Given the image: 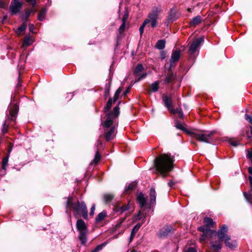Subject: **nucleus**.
<instances>
[{
    "instance_id": "1",
    "label": "nucleus",
    "mask_w": 252,
    "mask_h": 252,
    "mask_svg": "<svg viewBox=\"0 0 252 252\" xmlns=\"http://www.w3.org/2000/svg\"><path fill=\"white\" fill-rule=\"evenodd\" d=\"M173 161V158L170 154H162L155 158V167L156 170L159 171L163 177H165L166 176L165 173L172 170Z\"/></svg>"
},
{
    "instance_id": "2",
    "label": "nucleus",
    "mask_w": 252,
    "mask_h": 252,
    "mask_svg": "<svg viewBox=\"0 0 252 252\" xmlns=\"http://www.w3.org/2000/svg\"><path fill=\"white\" fill-rule=\"evenodd\" d=\"M119 108L116 106L113 112L109 113L107 116L106 120L103 123L104 127V137L107 141L112 139L115 136V127L113 124L119 114Z\"/></svg>"
},
{
    "instance_id": "3",
    "label": "nucleus",
    "mask_w": 252,
    "mask_h": 252,
    "mask_svg": "<svg viewBox=\"0 0 252 252\" xmlns=\"http://www.w3.org/2000/svg\"><path fill=\"white\" fill-rule=\"evenodd\" d=\"M198 230L203 232L199 239L201 243H206L209 240L211 244V249L220 250L221 248L222 244L220 242H214L213 241L214 239L216 238V231L210 229L205 228L203 226L199 227Z\"/></svg>"
},
{
    "instance_id": "4",
    "label": "nucleus",
    "mask_w": 252,
    "mask_h": 252,
    "mask_svg": "<svg viewBox=\"0 0 252 252\" xmlns=\"http://www.w3.org/2000/svg\"><path fill=\"white\" fill-rule=\"evenodd\" d=\"M72 208L77 214L81 213L84 219H86L88 217V211L84 202L80 203L78 201L73 203L72 197H68L66 202V208Z\"/></svg>"
},
{
    "instance_id": "5",
    "label": "nucleus",
    "mask_w": 252,
    "mask_h": 252,
    "mask_svg": "<svg viewBox=\"0 0 252 252\" xmlns=\"http://www.w3.org/2000/svg\"><path fill=\"white\" fill-rule=\"evenodd\" d=\"M161 11L160 7H154L153 8L152 11L149 13L148 18L146 19L144 23L149 27L152 28H156L158 24V19L159 13Z\"/></svg>"
},
{
    "instance_id": "6",
    "label": "nucleus",
    "mask_w": 252,
    "mask_h": 252,
    "mask_svg": "<svg viewBox=\"0 0 252 252\" xmlns=\"http://www.w3.org/2000/svg\"><path fill=\"white\" fill-rule=\"evenodd\" d=\"M214 131H192L190 132V135L195 138L196 140L200 142H205L207 143H211L213 142L212 136L214 134Z\"/></svg>"
},
{
    "instance_id": "7",
    "label": "nucleus",
    "mask_w": 252,
    "mask_h": 252,
    "mask_svg": "<svg viewBox=\"0 0 252 252\" xmlns=\"http://www.w3.org/2000/svg\"><path fill=\"white\" fill-rule=\"evenodd\" d=\"M228 228L226 225H223L218 231V232H216V237L219 239V241L218 242H220L221 244L220 241L224 240V241L226 240V236H229V235L226 234L227 232Z\"/></svg>"
},
{
    "instance_id": "8",
    "label": "nucleus",
    "mask_w": 252,
    "mask_h": 252,
    "mask_svg": "<svg viewBox=\"0 0 252 252\" xmlns=\"http://www.w3.org/2000/svg\"><path fill=\"white\" fill-rule=\"evenodd\" d=\"M22 7V4L19 0H14L12 1L10 7V11L12 15L17 13Z\"/></svg>"
},
{
    "instance_id": "9",
    "label": "nucleus",
    "mask_w": 252,
    "mask_h": 252,
    "mask_svg": "<svg viewBox=\"0 0 252 252\" xmlns=\"http://www.w3.org/2000/svg\"><path fill=\"white\" fill-rule=\"evenodd\" d=\"M162 100L164 105L168 108L171 113L175 114L176 113L175 109L173 108L172 104V100L170 96L164 95L162 96Z\"/></svg>"
},
{
    "instance_id": "10",
    "label": "nucleus",
    "mask_w": 252,
    "mask_h": 252,
    "mask_svg": "<svg viewBox=\"0 0 252 252\" xmlns=\"http://www.w3.org/2000/svg\"><path fill=\"white\" fill-rule=\"evenodd\" d=\"M173 231V227L171 226L166 225L160 230L158 235L160 237H164L168 236L170 233L172 232Z\"/></svg>"
},
{
    "instance_id": "11",
    "label": "nucleus",
    "mask_w": 252,
    "mask_h": 252,
    "mask_svg": "<svg viewBox=\"0 0 252 252\" xmlns=\"http://www.w3.org/2000/svg\"><path fill=\"white\" fill-rule=\"evenodd\" d=\"M203 38L200 37L194 40L190 45L189 51L191 53H193L195 52L197 48L199 47L202 42H203Z\"/></svg>"
},
{
    "instance_id": "12",
    "label": "nucleus",
    "mask_w": 252,
    "mask_h": 252,
    "mask_svg": "<svg viewBox=\"0 0 252 252\" xmlns=\"http://www.w3.org/2000/svg\"><path fill=\"white\" fill-rule=\"evenodd\" d=\"M176 78V73L169 71L165 76V79L164 80V83L165 84H169L172 83Z\"/></svg>"
},
{
    "instance_id": "13",
    "label": "nucleus",
    "mask_w": 252,
    "mask_h": 252,
    "mask_svg": "<svg viewBox=\"0 0 252 252\" xmlns=\"http://www.w3.org/2000/svg\"><path fill=\"white\" fill-rule=\"evenodd\" d=\"M137 200L141 207H144L146 205V199L142 193H139L137 196Z\"/></svg>"
},
{
    "instance_id": "14",
    "label": "nucleus",
    "mask_w": 252,
    "mask_h": 252,
    "mask_svg": "<svg viewBox=\"0 0 252 252\" xmlns=\"http://www.w3.org/2000/svg\"><path fill=\"white\" fill-rule=\"evenodd\" d=\"M230 236H226V240L224 242L225 246L231 249L236 248L237 246L236 240H232L230 242Z\"/></svg>"
},
{
    "instance_id": "15",
    "label": "nucleus",
    "mask_w": 252,
    "mask_h": 252,
    "mask_svg": "<svg viewBox=\"0 0 252 252\" xmlns=\"http://www.w3.org/2000/svg\"><path fill=\"white\" fill-rule=\"evenodd\" d=\"M76 227L80 232L86 231L87 227L85 222L82 220H78L76 223Z\"/></svg>"
},
{
    "instance_id": "16",
    "label": "nucleus",
    "mask_w": 252,
    "mask_h": 252,
    "mask_svg": "<svg viewBox=\"0 0 252 252\" xmlns=\"http://www.w3.org/2000/svg\"><path fill=\"white\" fill-rule=\"evenodd\" d=\"M202 21L201 17L200 16H197L192 19L190 21L189 24L191 27H196L197 25L201 23Z\"/></svg>"
},
{
    "instance_id": "17",
    "label": "nucleus",
    "mask_w": 252,
    "mask_h": 252,
    "mask_svg": "<svg viewBox=\"0 0 252 252\" xmlns=\"http://www.w3.org/2000/svg\"><path fill=\"white\" fill-rule=\"evenodd\" d=\"M180 57V52L179 51H175L173 52L171 58V63H172L174 62H177Z\"/></svg>"
},
{
    "instance_id": "18",
    "label": "nucleus",
    "mask_w": 252,
    "mask_h": 252,
    "mask_svg": "<svg viewBox=\"0 0 252 252\" xmlns=\"http://www.w3.org/2000/svg\"><path fill=\"white\" fill-rule=\"evenodd\" d=\"M33 38L32 36L30 35L26 36L23 41V46H29L33 43Z\"/></svg>"
},
{
    "instance_id": "19",
    "label": "nucleus",
    "mask_w": 252,
    "mask_h": 252,
    "mask_svg": "<svg viewBox=\"0 0 252 252\" xmlns=\"http://www.w3.org/2000/svg\"><path fill=\"white\" fill-rule=\"evenodd\" d=\"M204 222L206 224V226H203L205 228L209 229V227H213L215 224V222L213 220L210 218L206 217L204 219Z\"/></svg>"
},
{
    "instance_id": "20",
    "label": "nucleus",
    "mask_w": 252,
    "mask_h": 252,
    "mask_svg": "<svg viewBox=\"0 0 252 252\" xmlns=\"http://www.w3.org/2000/svg\"><path fill=\"white\" fill-rule=\"evenodd\" d=\"M86 233V231L79 232V238L83 245H85L87 242Z\"/></svg>"
},
{
    "instance_id": "21",
    "label": "nucleus",
    "mask_w": 252,
    "mask_h": 252,
    "mask_svg": "<svg viewBox=\"0 0 252 252\" xmlns=\"http://www.w3.org/2000/svg\"><path fill=\"white\" fill-rule=\"evenodd\" d=\"M150 198L151 203H154L156 199V192L154 188H151L150 192Z\"/></svg>"
},
{
    "instance_id": "22",
    "label": "nucleus",
    "mask_w": 252,
    "mask_h": 252,
    "mask_svg": "<svg viewBox=\"0 0 252 252\" xmlns=\"http://www.w3.org/2000/svg\"><path fill=\"white\" fill-rule=\"evenodd\" d=\"M103 198L104 201L106 203H108L113 200L114 195L112 194L106 193L103 195Z\"/></svg>"
},
{
    "instance_id": "23",
    "label": "nucleus",
    "mask_w": 252,
    "mask_h": 252,
    "mask_svg": "<svg viewBox=\"0 0 252 252\" xmlns=\"http://www.w3.org/2000/svg\"><path fill=\"white\" fill-rule=\"evenodd\" d=\"M18 110V107L17 104H14L12 108H10L9 113L12 117H15Z\"/></svg>"
},
{
    "instance_id": "24",
    "label": "nucleus",
    "mask_w": 252,
    "mask_h": 252,
    "mask_svg": "<svg viewBox=\"0 0 252 252\" xmlns=\"http://www.w3.org/2000/svg\"><path fill=\"white\" fill-rule=\"evenodd\" d=\"M107 214L106 211H102V212L100 213L97 216V217L95 219L96 222H99L102 221L104 219V218L106 217Z\"/></svg>"
},
{
    "instance_id": "25",
    "label": "nucleus",
    "mask_w": 252,
    "mask_h": 252,
    "mask_svg": "<svg viewBox=\"0 0 252 252\" xmlns=\"http://www.w3.org/2000/svg\"><path fill=\"white\" fill-rule=\"evenodd\" d=\"M165 41L163 39L158 40L156 44V47L159 50L163 49L165 47Z\"/></svg>"
},
{
    "instance_id": "26",
    "label": "nucleus",
    "mask_w": 252,
    "mask_h": 252,
    "mask_svg": "<svg viewBox=\"0 0 252 252\" xmlns=\"http://www.w3.org/2000/svg\"><path fill=\"white\" fill-rule=\"evenodd\" d=\"M27 28V24L26 23H23L20 27H19L16 31V33L17 35H20L21 33L23 32Z\"/></svg>"
},
{
    "instance_id": "27",
    "label": "nucleus",
    "mask_w": 252,
    "mask_h": 252,
    "mask_svg": "<svg viewBox=\"0 0 252 252\" xmlns=\"http://www.w3.org/2000/svg\"><path fill=\"white\" fill-rule=\"evenodd\" d=\"M46 13V9L45 8H42L39 12L38 15V19L39 21H43L45 18Z\"/></svg>"
},
{
    "instance_id": "28",
    "label": "nucleus",
    "mask_w": 252,
    "mask_h": 252,
    "mask_svg": "<svg viewBox=\"0 0 252 252\" xmlns=\"http://www.w3.org/2000/svg\"><path fill=\"white\" fill-rule=\"evenodd\" d=\"M143 70V67L141 64H138L136 66L134 74L136 76H139L140 75V73Z\"/></svg>"
},
{
    "instance_id": "29",
    "label": "nucleus",
    "mask_w": 252,
    "mask_h": 252,
    "mask_svg": "<svg viewBox=\"0 0 252 252\" xmlns=\"http://www.w3.org/2000/svg\"><path fill=\"white\" fill-rule=\"evenodd\" d=\"M158 82H155L152 83L150 86V89L152 92H156L158 90Z\"/></svg>"
},
{
    "instance_id": "30",
    "label": "nucleus",
    "mask_w": 252,
    "mask_h": 252,
    "mask_svg": "<svg viewBox=\"0 0 252 252\" xmlns=\"http://www.w3.org/2000/svg\"><path fill=\"white\" fill-rule=\"evenodd\" d=\"M114 102L111 98H110L107 101L106 106L104 107L105 112L109 111L110 109L112 104Z\"/></svg>"
},
{
    "instance_id": "31",
    "label": "nucleus",
    "mask_w": 252,
    "mask_h": 252,
    "mask_svg": "<svg viewBox=\"0 0 252 252\" xmlns=\"http://www.w3.org/2000/svg\"><path fill=\"white\" fill-rule=\"evenodd\" d=\"M122 91V89L121 88H119L116 92L115 95L114 96V102H116L117 99H118V97L119 96V95L121 93Z\"/></svg>"
},
{
    "instance_id": "32",
    "label": "nucleus",
    "mask_w": 252,
    "mask_h": 252,
    "mask_svg": "<svg viewBox=\"0 0 252 252\" xmlns=\"http://www.w3.org/2000/svg\"><path fill=\"white\" fill-rule=\"evenodd\" d=\"M176 126L177 128L184 130V131H186L187 133H188V134L190 135V132H191V131L186 130V128H185L184 126H183L182 124H181L180 123H177L176 125Z\"/></svg>"
},
{
    "instance_id": "33",
    "label": "nucleus",
    "mask_w": 252,
    "mask_h": 252,
    "mask_svg": "<svg viewBox=\"0 0 252 252\" xmlns=\"http://www.w3.org/2000/svg\"><path fill=\"white\" fill-rule=\"evenodd\" d=\"M100 159V155L98 152H96L94 158L93 160V162L96 164L97 163Z\"/></svg>"
},
{
    "instance_id": "34",
    "label": "nucleus",
    "mask_w": 252,
    "mask_h": 252,
    "mask_svg": "<svg viewBox=\"0 0 252 252\" xmlns=\"http://www.w3.org/2000/svg\"><path fill=\"white\" fill-rule=\"evenodd\" d=\"M8 157H5L2 159V168L4 170H5V167L8 164Z\"/></svg>"
},
{
    "instance_id": "35",
    "label": "nucleus",
    "mask_w": 252,
    "mask_h": 252,
    "mask_svg": "<svg viewBox=\"0 0 252 252\" xmlns=\"http://www.w3.org/2000/svg\"><path fill=\"white\" fill-rule=\"evenodd\" d=\"M8 126L9 125L7 124L6 122H4V123L3 125V126L2 128V132L3 133H5L7 132L8 129Z\"/></svg>"
},
{
    "instance_id": "36",
    "label": "nucleus",
    "mask_w": 252,
    "mask_h": 252,
    "mask_svg": "<svg viewBox=\"0 0 252 252\" xmlns=\"http://www.w3.org/2000/svg\"><path fill=\"white\" fill-rule=\"evenodd\" d=\"M8 2L3 0H0V8H6L8 5Z\"/></svg>"
},
{
    "instance_id": "37",
    "label": "nucleus",
    "mask_w": 252,
    "mask_h": 252,
    "mask_svg": "<svg viewBox=\"0 0 252 252\" xmlns=\"http://www.w3.org/2000/svg\"><path fill=\"white\" fill-rule=\"evenodd\" d=\"M105 246L104 244H102L101 245H98L94 250L92 251V252H98L100 250H101L103 247Z\"/></svg>"
},
{
    "instance_id": "38",
    "label": "nucleus",
    "mask_w": 252,
    "mask_h": 252,
    "mask_svg": "<svg viewBox=\"0 0 252 252\" xmlns=\"http://www.w3.org/2000/svg\"><path fill=\"white\" fill-rule=\"evenodd\" d=\"M140 227H141V224H139V223L137 224L132 228L131 232H133V233H135L136 234V233L137 232V231H138V230L139 229Z\"/></svg>"
},
{
    "instance_id": "39",
    "label": "nucleus",
    "mask_w": 252,
    "mask_h": 252,
    "mask_svg": "<svg viewBox=\"0 0 252 252\" xmlns=\"http://www.w3.org/2000/svg\"><path fill=\"white\" fill-rule=\"evenodd\" d=\"M244 195L249 202L252 203V195L251 194L245 192L244 193Z\"/></svg>"
},
{
    "instance_id": "40",
    "label": "nucleus",
    "mask_w": 252,
    "mask_h": 252,
    "mask_svg": "<svg viewBox=\"0 0 252 252\" xmlns=\"http://www.w3.org/2000/svg\"><path fill=\"white\" fill-rule=\"evenodd\" d=\"M146 26L147 25L143 22L142 25L140 26L139 28V32L141 36L143 34L144 32V29Z\"/></svg>"
},
{
    "instance_id": "41",
    "label": "nucleus",
    "mask_w": 252,
    "mask_h": 252,
    "mask_svg": "<svg viewBox=\"0 0 252 252\" xmlns=\"http://www.w3.org/2000/svg\"><path fill=\"white\" fill-rule=\"evenodd\" d=\"M175 111H176L175 114H176V113L178 114V116L180 118H183V113L180 109H175Z\"/></svg>"
},
{
    "instance_id": "42",
    "label": "nucleus",
    "mask_w": 252,
    "mask_h": 252,
    "mask_svg": "<svg viewBox=\"0 0 252 252\" xmlns=\"http://www.w3.org/2000/svg\"><path fill=\"white\" fill-rule=\"evenodd\" d=\"M95 209V204H93L92 205V206L91 209V211H90V216H94Z\"/></svg>"
},
{
    "instance_id": "43",
    "label": "nucleus",
    "mask_w": 252,
    "mask_h": 252,
    "mask_svg": "<svg viewBox=\"0 0 252 252\" xmlns=\"http://www.w3.org/2000/svg\"><path fill=\"white\" fill-rule=\"evenodd\" d=\"M125 29V23H123L122 25L120 26L119 28V32L121 33H122Z\"/></svg>"
},
{
    "instance_id": "44",
    "label": "nucleus",
    "mask_w": 252,
    "mask_h": 252,
    "mask_svg": "<svg viewBox=\"0 0 252 252\" xmlns=\"http://www.w3.org/2000/svg\"><path fill=\"white\" fill-rule=\"evenodd\" d=\"M246 119L250 123L252 124V116L251 115H246Z\"/></svg>"
},
{
    "instance_id": "45",
    "label": "nucleus",
    "mask_w": 252,
    "mask_h": 252,
    "mask_svg": "<svg viewBox=\"0 0 252 252\" xmlns=\"http://www.w3.org/2000/svg\"><path fill=\"white\" fill-rule=\"evenodd\" d=\"M32 12L31 10H27L25 13V18L27 20L30 16V14Z\"/></svg>"
},
{
    "instance_id": "46",
    "label": "nucleus",
    "mask_w": 252,
    "mask_h": 252,
    "mask_svg": "<svg viewBox=\"0 0 252 252\" xmlns=\"http://www.w3.org/2000/svg\"><path fill=\"white\" fill-rule=\"evenodd\" d=\"M124 220H125V219L121 220L120 221L118 224H117L116 225V226H115V228L116 229L119 228V227H121V224H122V222H123V221Z\"/></svg>"
},
{
    "instance_id": "47",
    "label": "nucleus",
    "mask_w": 252,
    "mask_h": 252,
    "mask_svg": "<svg viewBox=\"0 0 252 252\" xmlns=\"http://www.w3.org/2000/svg\"><path fill=\"white\" fill-rule=\"evenodd\" d=\"M27 1L30 2L32 6H34L36 4V0H27Z\"/></svg>"
},
{
    "instance_id": "48",
    "label": "nucleus",
    "mask_w": 252,
    "mask_h": 252,
    "mask_svg": "<svg viewBox=\"0 0 252 252\" xmlns=\"http://www.w3.org/2000/svg\"><path fill=\"white\" fill-rule=\"evenodd\" d=\"M135 185L134 184L129 185L127 187V190H132L135 188Z\"/></svg>"
},
{
    "instance_id": "49",
    "label": "nucleus",
    "mask_w": 252,
    "mask_h": 252,
    "mask_svg": "<svg viewBox=\"0 0 252 252\" xmlns=\"http://www.w3.org/2000/svg\"><path fill=\"white\" fill-rule=\"evenodd\" d=\"M128 17V14H125L124 16H123V18L122 19V21H123V23H126V21Z\"/></svg>"
},
{
    "instance_id": "50",
    "label": "nucleus",
    "mask_w": 252,
    "mask_h": 252,
    "mask_svg": "<svg viewBox=\"0 0 252 252\" xmlns=\"http://www.w3.org/2000/svg\"><path fill=\"white\" fill-rule=\"evenodd\" d=\"M186 252H196V251L193 248H189Z\"/></svg>"
},
{
    "instance_id": "51",
    "label": "nucleus",
    "mask_w": 252,
    "mask_h": 252,
    "mask_svg": "<svg viewBox=\"0 0 252 252\" xmlns=\"http://www.w3.org/2000/svg\"><path fill=\"white\" fill-rule=\"evenodd\" d=\"M230 144L234 146H236L239 144V143L236 141H232L230 142Z\"/></svg>"
},
{
    "instance_id": "52",
    "label": "nucleus",
    "mask_w": 252,
    "mask_h": 252,
    "mask_svg": "<svg viewBox=\"0 0 252 252\" xmlns=\"http://www.w3.org/2000/svg\"><path fill=\"white\" fill-rule=\"evenodd\" d=\"M127 209V207L126 206H123L121 207V208H120V210L122 212L126 210Z\"/></svg>"
},
{
    "instance_id": "53",
    "label": "nucleus",
    "mask_w": 252,
    "mask_h": 252,
    "mask_svg": "<svg viewBox=\"0 0 252 252\" xmlns=\"http://www.w3.org/2000/svg\"><path fill=\"white\" fill-rule=\"evenodd\" d=\"M249 182L251 185V190L252 191V177H249Z\"/></svg>"
},
{
    "instance_id": "54",
    "label": "nucleus",
    "mask_w": 252,
    "mask_h": 252,
    "mask_svg": "<svg viewBox=\"0 0 252 252\" xmlns=\"http://www.w3.org/2000/svg\"><path fill=\"white\" fill-rule=\"evenodd\" d=\"M135 235V233H133V232H131L130 236V241H131L133 239Z\"/></svg>"
},
{
    "instance_id": "55",
    "label": "nucleus",
    "mask_w": 252,
    "mask_h": 252,
    "mask_svg": "<svg viewBox=\"0 0 252 252\" xmlns=\"http://www.w3.org/2000/svg\"><path fill=\"white\" fill-rule=\"evenodd\" d=\"M147 75L146 73H143L139 77L138 80H140L144 78H145Z\"/></svg>"
},
{
    "instance_id": "56",
    "label": "nucleus",
    "mask_w": 252,
    "mask_h": 252,
    "mask_svg": "<svg viewBox=\"0 0 252 252\" xmlns=\"http://www.w3.org/2000/svg\"><path fill=\"white\" fill-rule=\"evenodd\" d=\"M175 183H174L172 181H170L168 183V185L169 187H171Z\"/></svg>"
},
{
    "instance_id": "57",
    "label": "nucleus",
    "mask_w": 252,
    "mask_h": 252,
    "mask_svg": "<svg viewBox=\"0 0 252 252\" xmlns=\"http://www.w3.org/2000/svg\"><path fill=\"white\" fill-rule=\"evenodd\" d=\"M143 217H144V215H142L141 214V212L140 211L138 216V219L140 220L142 219Z\"/></svg>"
},
{
    "instance_id": "58",
    "label": "nucleus",
    "mask_w": 252,
    "mask_h": 252,
    "mask_svg": "<svg viewBox=\"0 0 252 252\" xmlns=\"http://www.w3.org/2000/svg\"><path fill=\"white\" fill-rule=\"evenodd\" d=\"M33 28H34V26L33 25H29V29H30V31L32 32V31L33 30Z\"/></svg>"
},
{
    "instance_id": "59",
    "label": "nucleus",
    "mask_w": 252,
    "mask_h": 252,
    "mask_svg": "<svg viewBox=\"0 0 252 252\" xmlns=\"http://www.w3.org/2000/svg\"><path fill=\"white\" fill-rule=\"evenodd\" d=\"M248 172L250 174L252 175V167H250L248 168Z\"/></svg>"
},
{
    "instance_id": "60",
    "label": "nucleus",
    "mask_w": 252,
    "mask_h": 252,
    "mask_svg": "<svg viewBox=\"0 0 252 252\" xmlns=\"http://www.w3.org/2000/svg\"><path fill=\"white\" fill-rule=\"evenodd\" d=\"M128 92V90H127V91H126V92L124 93V94H125V95H126V94H127Z\"/></svg>"
},
{
    "instance_id": "61",
    "label": "nucleus",
    "mask_w": 252,
    "mask_h": 252,
    "mask_svg": "<svg viewBox=\"0 0 252 252\" xmlns=\"http://www.w3.org/2000/svg\"><path fill=\"white\" fill-rule=\"evenodd\" d=\"M11 148L9 149V153L11 152Z\"/></svg>"
},
{
    "instance_id": "62",
    "label": "nucleus",
    "mask_w": 252,
    "mask_h": 252,
    "mask_svg": "<svg viewBox=\"0 0 252 252\" xmlns=\"http://www.w3.org/2000/svg\"><path fill=\"white\" fill-rule=\"evenodd\" d=\"M153 252H159L154 251Z\"/></svg>"
}]
</instances>
